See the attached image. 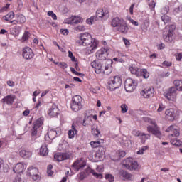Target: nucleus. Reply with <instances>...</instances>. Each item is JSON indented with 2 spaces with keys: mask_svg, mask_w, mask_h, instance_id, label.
<instances>
[{
  "mask_svg": "<svg viewBox=\"0 0 182 182\" xmlns=\"http://www.w3.org/2000/svg\"><path fill=\"white\" fill-rule=\"evenodd\" d=\"M78 45H82V46H87V52L90 55L95 49L97 48V45H99V41L96 39H93L92 38V35L89 33H81L80 36V40L77 41Z\"/></svg>",
  "mask_w": 182,
  "mask_h": 182,
  "instance_id": "1",
  "label": "nucleus"
},
{
  "mask_svg": "<svg viewBox=\"0 0 182 182\" xmlns=\"http://www.w3.org/2000/svg\"><path fill=\"white\" fill-rule=\"evenodd\" d=\"M122 167L129 171H140L141 167L134 159L132 157L127 158L122 161Z\"/></svg>",
  "mask_w": 182,
  "mask_h": 182,
  "instance_id": "2",
  "label": "nucleus"
},
{
  "mask_svg": "<svg viewBox=\"0 0 182 182\" xmlns=\"http://www.w3.org/2000/svg\"><path fill=\"white\" fill-rule=\"evenodd\" d=\"M142 119L146 123H151V124H153V126L147 127V132L149 133H151L158 139H161V132H160V129L159 128V127H157L156 122H154V121H152L150 118L147 117H143Z\"/></svg>",
  "mask_w": 182,
  "mask_h": 182,
  "instance_id": "3",
  "label": "nucleus"
},
{
  "mask_svg": "<svg viewBox=\"0 0 182 182\" xmlns=\"http://www.w3.org/2000/svg\"><path fill=\"white\" fill-rule=\"evenodd\" d=\"M43 124V119L39 118L34 122L33 127L31 132V139L32 140H36V137H39L42 133L41 126Z\"/></svg>",
  "mask_w": 182,
  "mask_h": 182,
  "instance_id": "4",
  "label": "nucleus"
},
{
  "mask_svg": "<svg viewBox=\"0 0 182 182\" xmlns=\"http://www.w3.org/2000/svg\"><path fill=\"white\" fill-rule=\"evenodd\" d=\"M174 31H176V25H171L165 28L164 31V41L171 43L174 41Z\"/></svg>",
  "mask_w": 182,
  "mask_h": 182,
  "instance_id": "5",
  "label": "nucleus"
},
{
  "mask_svg": "<svg viewBox=\"0 0 182 182\" xmlns=\"http://www.w3.org/2000/svg\"><path fill=\"white\" fill-rule=\"evenodd\" d=\"M122 77L119 75L111 77L108 80V89L113 92V90H116V89H119L122 86Z\"/></svg>",
  "mask_w": 182,
  "mask_h": 182,
  "instance_id": "6",
  "label": "nucleus"
},
{
  "mask_svg": "<svg viewBox=\"0 0 182 182\" xmlns=\"http://www.w3.org/2000/svg\"><path fill=\"white\" fill-rule=\"evenodd\" d=\"M83 106L82 105V97L75 95L72 98L71 109L73 112H79Z\"/></svg>",
  "mask_w": 182,
  "mask_h": 182,
  "instance_id": "7",
  "label": "nucleus"
},
{
  "mask_svg": "<svg viewBox=\"0 0 182 182\" xmlns=\"http://www.w3.org/2000/svg\"><path fill=\"white\" fill-rule=\"evenodd\" d=\"M27 176L31 177L33 181H39L41 177L39 176V171L36 168L30 167L27 171Z\"/></svg>",
  "mask_w": 182,
  "mask_h": 182,
  "instance_id": "8",
  "label": "nucleus"
},
{
  "mask_svg": "<svg viewBox=\"0 0 182 182\" xmlns=\"http://www.w3.org/2000/svg\"><path fill=\"white\" fill-rule=\"evenodd\" d=\"M177 87H170L167 92L165 94V97L168 99V100L174 101L177 99Z\"/></svg>",
  "mask_w": 182,
  "mask_h": 182,
  "instance_id": "9",
  "label": "nucleus"
},
{
  "mask_svg": "<svg viewBox=\"0 0 182 182\" xmlns=\"http://www.w3.org/2000/svg\"><path fill=\"white\" fill-rule=\"evenodd\" d=\"M124 88L126 92L132 93L136 89V82L132 78H127L125 80Z\"/></svg>",
  "mask_w": 182,
  "mask_h": 182,
  "instance_id": "10",
  "label": "nucleus"
},
{
  "mask_svg": "<svg viewBox=\"0 0 182 182\" xmlns=\"http://www.w3.org/2000/svg\"><path fill=\"white\" fill-rule=\"evenodd\" d=\"M72 167L75 171H79V170H83V168L86 167V161L83 159H77Z\"/></svg>",
  "mask_w": 182,
  "mask_h": 182,
  "instance_id": "11",
  "label": "nucleus"
},
{
  "mask_svg": "<svg viewBox=\"0 0 182 182\" xmlns=\"http://www.w3.org/2000/svg\"><path fill=\"white\" fill-rule=\"evenodd\" d=\"M109 55V48H101L96 53V58L100 60H106Z\"/></svg>",
  "mask_w": 182,
  "mask_h": 182,
  "instance_id": "12",
  "label": "nucleus"
},
{
  "mask_svg": "<svg viewBox=\"0 0 182 182\" xmlns=\"http://www.w3.org/2000/svg\"><path fill=\"white\" fill-rule=\"evenodd\" d=\"M166 132L171 133L168 137H178L180 136V130L176 126H170L166 129Z\"/></svg>",
  "mask_w": 182,
  "mask_h": 182,
  "instance_id": "13",
  "label": "nucleus"
},
{
  "mask_svg": "<svg viewBox=\"0 0 182 182\" xmlns=\"http://www.w3.org/2000/svg\"><path fill=\"white\" fill-rule=\"evenodd\" d=\"M33 56H35V54L33 53V50H32L31 48H24V49L23 50V58H24V59L29 60L32 59Z\"/></svg>",
  "mask_w": 182,
  "mask_h": 182,
  "instance_id": "14",
  "label": "nucleus"
},
{
  "mask_svg": "<svg viewBox=\"0 0 182 182\" xmlns=\"http://www.w3.org/2000/svg\"><path fill=\"white\" fill-rule=\"evenodd\" d=\"M96 16L97 18H109V9L104 7L103 9H97Z\"/></svg>",
  "mask_w": 182,
  "mask_h": 182,
  "instance_id": "15",
  "label": "nucleus"
},
{
  "mask_svg": "<svg viewBox=\"0 0 182 182\" xmlns=\"http://www.w3.org/2000/svg\"><path fill=\"white\" fill-rule=\"evenodd\" d=\"M141 95L146 99H149V97H153L154 96V88L149 87L143 90L141 92Z\"/></svg>",
  "mask_w": 182,
  "mask_h": 182,
  "instance_id": "16",
  "label": "nucleus"
},
{
  "mask_svg": "<svg viewBox=\"0 0 182 182\" xmlns=\"http://www.w3.org/2000/svg\"><path fill=\"white\" fill-rule=\"evenodd\" d=\"M70 154L68 153H56L54 155L55 160H57V161H63V160H68V159H70Z\"/></svg>",
  "mask_w": 182,
  "mask_h": 182,
  "instance_id": "17",
  "label": "nucleus"
},
{
  "mask_svg": "<svg viewBox=\"0 0 182 182\" xmlns=\"http://www.w3.org/2000/svg\"><path fill=\"white\" fill-rule=\"evenodd\" d=\"M91 66H92V68H94L95 72L96 73H97L98 75L100 73H103L104 70L102 68V63H100V62L92 61L91 63Z\"/></svg>",
  "mask_w": 182,
  "mask_h": 182,
  "instance_id": "18",
  "label": "nucleus"
},
{
  "mask_svg": "<svg viewBox=\"0 0 182 182\" xmlns=\"http://www.w3.org/2000/svg\"><path fill=\"white\" fill-rule=\"evenodd\" d=\"M119 175L120 177H122L124 180H133L134 178V176L129 172L122 169L119 171Z\"/></svg>",
  "mask_w": 182,
  "mask_h": 182,
  "instance_id": "19",
  "label": "nucleus"
},
{
  "mask_svg": "<svg viewBox=\"0 0 182 182\" xmlns=\"http://www.w3.org/2000/svg\"><path fill=\"white\" fill-rule=\"evenodd\" d=\"M124 21L123 18L116 17L112 20L111 25L113 28H116V29L118 30L119 26L122 25Z\"/></svg>",
  "mask_w": 182,
  "mask_h": 182,
  "instance_id": "20",
  "label": "nucleus"
},
{
  "mask_svg": "<svg viewBox=\"0 0 182 182\" xmlns=\"http://www.w3.org/2000/svg\"><path fill=\"white\" fill-rule=\"evenodd\" d=\"M25 168H26V166L23 163H18L15 166L13 171H14L17 174H21V173H23Z\"/></svg>",
  "mask_w": 182,
  "mask_h": 182,
  "instance_id": "21",
  "label": "nucleus"
},
{
  "mask_svg": "<svg viewBox=\"0 0 182 182\" xmlns=\"http://www.w3.org/2000/svg\"><path fill=\"white\" fill-rule=\"evenodd\" d=\"M117 31L122 35H126L129 32V26H127V23H126V21L123 22L122 24L118 27Z\"/></svg>",
  "mask_w": 182,
  "mask_h": 182,
  "instance_id": "22",
  "label": "nucleus"
},
{
  "mask_svg": "<svg viewBox=\"0 0 182 182\" xmlns=\"http://www.w3.org/2000/svg\"><path fill=\"white\" fill-rule=\"evenodd\" d=\"M166 119L169 122H173L176 119V114H174V109H166L165 112Z\"/></svg>",
  "mask_w": 182,
  "mask_h": 182,
  "instance_id": "23",
  "label": "nucleus"
},
{
  "mask_svg": "<svg viewBox=\"0 0 182 182\" xmlns=\"http://www.w3.org/2000/svg\"><path fill=\"white\" fill-rule=\"evenodd\" d=\"M48 114L51 117H56V116L59 114V109L58 108V106H56V105H53L50 109L48 110Z\"/></svg>",
  "mask_w": 182,
  "mask_h": 182,
  "instance_id": "24",
  "label": "nucleus"
},
{
  "mask_svg": "<svg viewBox=\"0 0 182 182\" xmlns=\"http://www.w3.org/2000/svg\"><path fill=\"white\" fill-rule=\"evenodd\" d=\"M85 174L87 176V174H89L90 173H91V174H92V176H94L95 177H96L97 178L99 179H102L103 178V174L102 173H97L96 172H95V170L91 169L90 167H87L85 170Z\"/></svg>",
  "mask_w": 182,
  "mask_h": 182,
  "instance_id": "25",
  "label": "nucleus"
},
{
  "mask_svg": "<svg viewBox=\"0 0 182 182\" xmlns=\"http://www.w3.org/2000/svg\"><path fill=\"white\" fill-rule=\"evenodd\" d=\"M15 95H7L1 100V103H6V105H13Z\"/></svg>",
  "mask_w": 182,
  "mask_h": 182,
  "instance_id": "26",
  "label": "nucleus"
},
{
  "mask_svg": "<svg viewBox=\"0 0 182 182\" xmlns=\"http://www.w3.org/2000/svg\"><path fill=\"white\" fill-rule=\"evenodd\" d=\"M19 154L23 159H29V157L32 156V151L23 149L20 151Z\"/></svg>",
  "mask_w": 182,
  "mask_h": 182,
  "instance_id": "27",
  "label": "nucleus"
},
{
  "mask_svg": "<svg viewBox=\"0 0 182 182\" xmlns=\"http://www.w3.org/2000/svg\"><path fill=\"white\" fill-rule=\"evenodd\" d=\"M21 27L20 26H15L14 28H11L10 29V33L11 35H13L14 38H16V36H19V33H21Z\"/></svg>",
  "mask_w": 182,
  "mask_h": 182,
  "instance_id": "28",
  "label": "nucleus"
},
{
  "mask_svg": "<svg viewBox=\"0 0 182 182\" xmlns=\"http://www.w3.org/2000/svg\"><path fill=\"white\" fill-rule=\"evenodd\" d=\"M121 144L124 149H131L132 147V141L127 139L126 137L123 138Z\"/></svg>",
  "mask_w": 182,
  "mask_h": 182,
  "instance_id": "29",
  "label": "nucleus"
},
{
  "mask_svg": "<svg viewBox=\"0 0 182 182\" xmlns=\"http://www.w3.org/2000/svg\"><path fill=\"white\" fill-rule=\"evenodd\" d=\"M93 124V122L92 121V118L89 115H87L84 117L83 122H82V126H92Z\"/></svg>",
  "mask_w": 182,
  "mask_h": 182,
  "instance_id": "30",
  "label": "nucleus"
},
{
  "mask_svg": "<svg viewBox=\"0 0 182 182\" xmlns=\"http://www.w3.org/2000/svg\"><path fill=\"white\" fill-rule=\"evenodd\" d=\"M136 136H141V139L143 144L146 143V140L150 139V134H145L144 132H138Z\"/></svg>",
  "mask_w": 182,
  "mask_h": 182,
  "instance_id": "31",
  "label": "nucleus"
},
{
  "mask_svg": "<svg viewBox=\"0 0 182 182\" xmlns=\"http://www.w3.org/2000/svg\"><path fill=\"white\" fill-rule=\"evenodd\" d=\"M75 134H77V129H76L75 124H73L72 129L68 131L69 139H73L75 137Z\"/></svg>",
  "mask_w": 182,
  "mask_h": 182,
  "instance_id": "32",
  "label": "nucleus"
},
{
  "mask_svg": "<svg viewBox=\"0 0 182 182\" xmlns=\"http://www.w3.org/2000/svg\"><path fill=\"white\" fill-rule=\"evenodd\" d=\"M174 87H176L177 90L182 92V80H175L173 81Z\"/></svg>",
  "mask_w": 182,
  "mask_h": 182,
  "instance_id": "33",
  "label": "nucleus"
},
{
  "mask_svg": "<svg viewBox=\"0 0 182 182\" xmlns=\"http://www.w3.org/2000/svg\"><path fill=\"white\" fill-rule=\"evenodd\" d=\"M49 151H48V146L46 145H43L40 149L41 156H48Z\"/></svg>",
  "mask_w": 182,
  "mask_h": 182,
  "instance_id": "34",
  "label": "nucleus"
},
{
  "mask_svg": "<svg viewBox=\"0 0 182 182\" xmlns=\"http://www.w3.org/2000/svg\"><path fill=\"white\" fill-rule=\"evenodd\" d=\"M56 136H58V132H56L55 130H53V129L48 130V137L50 140H53V139H55L56 137Z\"/></svg>",
  "mask_w": 182,
  "mask_h": 182,
  "instance_id": "35",
  "label": "nucleus"
},
{
  "mask_svg": "<svg viewBox=\"0 0 182 182\" xmlns=\"http://www.w3.org/2000/svg\"><path fill=\"white\" fill-rule=\"evenodd\" d=\"M171 143L173 146H175V147H180V146H182V141L178 139H171Z\"/></svg>",
  "mask_w": 182,
  "mask_h": 182,
  "instance_id": "36",
  "label": "nucleus"
},
{
  "mask_svg": "<svg viewBox=\"0 0 182 182\" xmlns=\"http://www.w3.org/2000/svg\"><path fill=\"white\" fill-rule=\"evenodd\" d=\"M96 21H97V16H92L90 18H87L86 20V22H87V25H93V23L95 22H96Z\"/></svg>",
  "mask_w": 182,
  "mask_h": 182,
  "instance_id": "37",
  "label": "nucleus"
},
{
  "mask_svg": "<svg viewBox=\"0 0 182 182\" xmlns=\"http://www.w3.org/2000/svg\"><path fill=\"white\" fill-rule=\"evenodd\" d=\"M83 18H81L78 16H73V25H77V23H82Z\"/></svg>",
  "mask_w": 182,
  "mask_h": 182,
  "instance_id": "38",
  "label": "nucleus"
},
{
  "mask_svg": "<svg viewBox=\"0 0 182 182\" xmlns=\"http://www.w3.org/2000/svg\"><path fill=\"white\" fill-rule=\"evenodd\" d=\"M139 70H140L141 75L143 76L144 79L149 78V76H150V74L148 73L146 69H141Z\"/></svg>",
  "mask_w": 182,
  "mask_h": 182,
  "instance_id": "39",
  "label": "nucleus"
},
{
  "mask_svg": "<svg viewBox=\"0 0 182 182\" xmlns=\"http://www.w3.org/2000/svg\"><path fill=\"white\" fill-rule=\"evenodd\" d=\"M17 22L18 23H25L26 19L25 18V16L22 14L16 16Z\"/></svg>",
  "mask_w": 182,
  "mask_h": 182,
  "instance_id": "40",
  "label": "nucleus"
},
{
  "mask_svg": "<svg viewBox=\"0 0 182 182\" xmlns=\"http://www.w3.org/2000/svg\"><path fill=\"white\" fill-rule=\"evenodd\" d=\"M87 177V175L85 172H80L77 175V178L80 181H82V180H85Z\"/></svg>",
  "mask_w": 182,
  "mask_h": 182,
  "instance_id": "41",
  "label": "nucleus"
},
{
  "mask_svg": "<svg viewBox=\"0 0 182 182\" xmlns=\"http://www.w3.org/2000/svg\"><path fill=\"white\" fill-rule=\"evenodd\" d=\"M102 73H104V75H110V73H112V66H105V70L102 71Z\"/></svg>",
  "mask_w": 182,
  "mask_h": 182,
  "instance_id": "42",
  "label": "nucleus"
},
{
  "mask_svg": "<svg viewBox=\"0 0 182 182\" xmlns=\"http://www.w3.org/2000/svg\"><path fill=\"white\" fill-rule=\"evenodd\" d=\"M5 18L6 21H12V19L15 18V13H14V11H11L5 16Z\"/></svg>",
  "mask_w": 182,
  "mask_h": 182,
  "instance_id": "43",
  "label": "nucleus"
},
{
  "mask_svg": "<svg viewBox=\"0 0 182 182\" xmlns=\"http://www.w3.org/2000/svg\"><path fill=\"white\" fill-rule=\"evenodd\" d=\"M105 180H107V181L114 182V176L110 173L105 174Z\"/></svg>",
  "mask_w": 182,
  "mask_h": 182,
  "instance_id": "44",
  "label": "nucleus"
},
{
  "mask_svg": "<svg viewBox=\"0 0 182 182\" xmlns=\"http://www.w3.org/2000/svg\"><path fill=\"white\" fill-rule=\"evenodd\" d=\"M161 20L164 23H168V22H171V18L170 16H167L166 14L161 16Z\"/></svg>",
  "mask_w": 182,
  "mask_h": 182,
  "instance_id": "45",
  "label": "nucleus"
},
{
  "mask_svg": "<svg viewBox=\"0 0 182 182\" xmlns=\"http://www.w3.org/2000/svg\"><path fill=\"white\" fill-rule=\"evenodd\" d=\"M74 30H75L76 32H83L86 31V28H85V26H77L74 28Z\"/></svg>",
  "mask_w": 182,
  "mask_h": 182,
  "instance_id": "46",
  "label": "nucleus"
},
{
  "mask_svg": "<svg viewBox=\"0 0 182 182\" xmlns=\"http://www.w3.org/2000/svg\"><path fill=\"white\" fill-rule=\"evenodd\" d=\"M127 110H129V107L126 104H122L121 105V112L122 113H127Z\"/></svg>",
  "mask_w": 182,
  "mask_h": 182,
  "instance_id": "47",
  "label": "nucleus"
},
{
  "mask_svg": "<svg viewBox=\"0 0 182 182\" xmlns=\"http://www.w3.org/2000/svg\"><path fill=\"white\" fill-rule=\"evenodd\" d=\"M64 23H67L68 25H73V16L66 18L64 21Z\"/></svg>",
  "mask_w": 182,
  "mask_h": 182,
  "instance_id": "48",
  "label": "nucleus"
},
{
  "mask_svg": "<svg viewBox=\"0 0 182 182\" xmlns=\"http://www.w3.org/2000/svg\"><path fill=\"white\" fill-rule=\"evenodd\" d=\"M150 25V21H149V19H146L144 21V24H143V29H144V31H147V28H149Z\"/></svg>",
  "mask_w": 182,
  "mask_h": 182,
  "instance_id": "49",
  "label": "nucleus"
},
{
  "mask_svg": "<svg viewBox=\"0 0 182 182\" xmlns=\"http://www.w3.org/2000/svg\"><path fill=\"white\" fill-rule=\"evenodd\" d=\"M168 11H170V7L166 6L161 9V12L162 15H167V14H168Z\"/></svg>",
  "mask_w": 182,
  "mask_h": 182,
  "instance_id": "50",
  "label": "nucleus"
},
{
  "mask_svg": "<svg viewBox=\"0 0 182 182\" xmlns=\"http://www.w3.org/2000/svg\"><path fill=\"white\" fill-rule=\"evenodd\" d=\"M92 134L95 136L96 137H99V135L100 134V131L97 129L92 128Z\"/></svg>",
  "mask_w": 182,
  "mask_h": 182,
  "instance_id": "51",
  "label": "nucleus"
},
{
  "mask_svg": "<svg viewBox=\"0 0 182 182\" xmlns=\"http://www.w3.org/2000/svg\"><path fill=\"white\" fill-rule=\"evenodd\" d=\"M28 38H29V32L26 31L23 35L22 41L25 42L26 41H28Z\"/></svg>",
  "mask_w": 182,
  "mask_h": 182,
  "instance_id": "52",
  "label": "nucleus"
},
{
  "mask_svg": "<svg viewBox=\"0 0 182 182\" xmlns=\"http://www.w3.org/2000/svg\"><path fill=\"white\" fill-rule=\"evenodd\" d=\"M48 16H51V18H53V19H54V21H56V19H58L56 14H55V13H53V11H48Z\"/></svg>",
  "mask_w": 182,
  "mask_h": 182,
  "instance_id": "53",
  "label": "nucleus"
},
{
  "mask_svg": "<svg viewBox=\"0 0 182 182\" xmlns=\"http://www.w3.org/2000/svg\"><path fill=\"white\" fill-rule=\"evenodd\" d=\"M90 145L94 149H96V147H99V146H100V142H99V141H91Z\"/></svg>",
  "mask_w": 182,
  "mask_h": 182,
  "instance_id": "54",
  "label": "nucleus"
},
{
  "mask_svg": "<svg viewBox=\"0 0 182 182\" xmlns=\"http://www.w3.org/2000/svg\"><path fill=\"white\" fill-rule=\"evenodd\" d=\"M147 149H149V146H143L140 150L137 151V154H143V153H144V151H146Z\"/></svg>",
  "mask_w": 182,
  "mask_h": 182,
  "instance_id": "55",
  "label": "nucleus"
},
{
  "mask_svg": "<svg viewBox=\"0 0 182 182\" xmlns=\"http://www.w3.org/2000/svg\"><path fill=\"white\" fill-rule=\"evenodd\" d=\"M58 66L61 69H66L68 68V64L66 63H59Z\"/></svg>",
  "mask_w": 182,
  "mask_h": 182,
  "instance_id": "56",
  "label": "nucleus"
},
{
  "mask_svg": "<svg viewBox=\"0 0 182 182\" xmlns=\"http://www.w3.org/2000/svg\"><path fill=\"white\" fill-rule=\"evenodd\" d=\"M68 56L70 58L72 62H76V58L73 56V53H72V51H68Z\"/></svg>",
  "mask_w": 182,
  "mask_h": 182,
  "instance_id": "57",
  "label": "nucleus"
},
{
  "mask_svg": "<svg viewBox=\"0 0 182 182\" xmlns=\"http://www.w3.org/2000/svg\"><path fill=\"white\" fill-rule=\"evenodd\" d=\"M175 58L178 62L182 60V53L175 54Z\"/></svg>",
  "mask_w": 182,
  "mask_h": 182,
  "instance_id": "58",
  "label": "nucleus"
},
{
  "mask_svg": "<svg viewBox=\"0 0 182 182\" xmlns=\"http://www.w3.org/2000/svg\"><path fill=\"white\" fill-rule=\"evenodd\" d=\"M166 109V106L163 104H159V108L157 109V112L160 113L161 112H163Z\"/></svg>",
  "mask_w": 182,
  "mask_h": 182,
  "instance_id": "59",
  "label": "nucleus"
},
{
  "mask_svg": "<svg viewBox=\"0 0 182 182\" xmlns=\"http://www.w3.org/2000/svg\"><path fill=\"white\" fill-rule=\"evenodd\" d=\"M172 63L170 61H164L162 63L163 66H166V68H170L171 66Z\"/></svg>",
  "mask_w": 182,
  "mask_h": 182,
  "instance_id": "60",
  "label": "nucleus"
},
{
  "mask_svg": "<svg viewBox=\"0 0 182 182\" xmlns=\"http://www.w3.org/2000/svg\"><path fill=\"white\" fill-rule=\"evenodd\" d=\"M131 70V73H132V75H137V73H139V69H136L134 68H130Z\"/></svg>",
  "mask_w": 182,
  "mask_h": 182,
  "instance_id": "61",
  "label": "nucleus"
},
{
  "mask_svg": "<svg viewBox=\"0 0 182 182\" xmlns=\"http://www.w3.org/2000/svg\"><path fill=\"white\" fill-rule=\"evenodd\" d=\"M87 116H89L90 119H92V116H93V114L92 113V110L91 111L87 110L85 112V117H86Z\"/></svg>",
  "mask_w": 182,
  "mask_h": 182,
  "instance_id": "62",
  "label": "nucleus"
},
{
  "mask_svg": "<svg viewBox=\"0 0 182 182\" xmlns=\"http://www.w3.org/2000/svg\"><path fill=\"white\" fill-rule=\"evenodd\" d=\"M122 40H123V42H124L125 46H127V48L129 47V46H130V41H129L127 40V38H123Z\"/></svg>",
  "mask_w": 182,
  "mask_h": 182,
  "instance_id": "63",
  "label": "nucleus"
},
{
  "mask_svg": "<svg viewBox=\"0 0 182 182\" xmlns=\"http://www.w3.org/2000/svg\"><path fill=\"white\" fill-rule=\"evenodd\" d=\"M60 32L63 34V35H68L69 33V30L68 29H60Z\"/></svg>",
  "mask_w": 182,
  "mask_h": 182,
  "instance_id": "64",
  "label": "nucleus"
}]
</instances>
